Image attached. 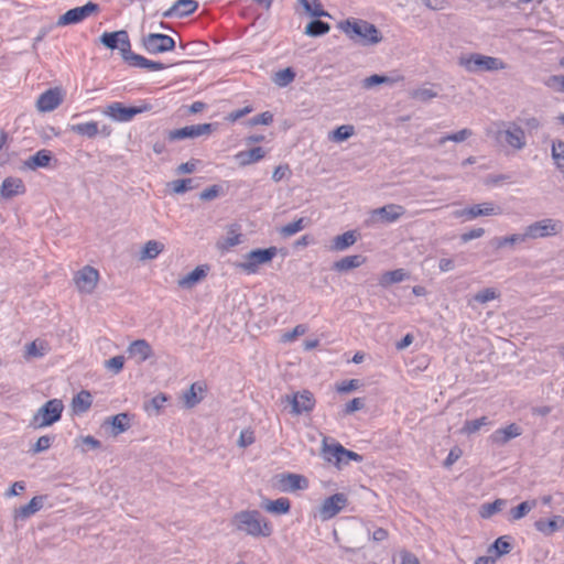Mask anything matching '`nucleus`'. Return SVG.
I'll use <instances>...</instances> for the list:
<instances>
[{"label":"nucleus","instance_id":"f257e3e1","mask_svg":"<svg viewBox=\"0 0 564 564\" xmlns=\"http://www.w3.org/2000/svg\"><path fill=\"white\" fill-rule=\"evenodd\" d=\"M338 28L352 41L364 45H376L382 41V35L377 26L366 20L347 19L338 24Z\"/></svg>","mask_w":564,"mask_h":564},{"label":"nucleus","instance_id":"f03ea898","mask_svg":"<svg viewBox=\"0 0 564 564\" xmlns=\"http://www.w3.org/2000/svg\"><path fill=\"white\" fill-rule=\"evenodd\" d=\"M232 524L237 530L253 538H267L272 533L270 523L257 510H247L236 513L232 518Z\"/></svg>","mask_w":564,"mask_h":564},{"label":"nucleus","instance_id":"7ed1b4c3","mask_svg":"<svg viewBox=\"0 0 564 564\" xmlns=\"http://www.w3.org/2000/svg\"><path fill=\"white\" fill-rule=\"evenodd\" d=\"M494 137L498 144L508 147L514 151H521L527 147L525 130L514 121H498Z\"/></svg>","mask_w":564,"mask_h":564},{"label":"nucleus","instance_id":"20e7f679","mask_svg":"<svg viewBox=\"0 0 564 564\" xmlns=\"http://www.w3.org/2000/svg\"><path fill=\"white\" fill-rule=\"evenodd\" d=\"M458 64L468 73L496 72L506 68L502 59L479 53L462 55L458 58Z\"/></svg>","mask_w":564,"mask_h":564},{"label":"nucleus","instance_id":"39448f33","mask_svg":"<svg viewBox=\"0 0 564 564\" xmlns=\"http://www.w3.org/2000/svg\"><path fill=\"white\" fill-rule=\"evenodd\" d=\"M151 109L152 106L147 102L141 106H126L122 102L115 101L107 105L101 112L115 122H130L137 115L148 112Z\"/></svg>","mask_w":564,"mask_h":564},{"label":"nucleus","instance_id":"423d86ee","mask_svg":"<svg viewBox=\"0 0 564 564\" xmlns=\"http://www.w3.org/2000/svg\"><path fill=\"white\" fill-rule=\"evenodd\" d=\"M64 405L58 399L45 402L33 415L30 425L33 429L50 426L61 419Z\"/></svg>","mask_w":564,"mask_h":564},{"label":"nucleus","instance_id":"0eeeda50","mask_svg":"<svg viewBox=\"0 0 564 564\" xmlns=\"http://www.w3.org/2000/svg\"><path fill=\"white\" fill-rule=\"evenodd\" d=\"M563 229V224L558 219L544 218L532 223L524 228V237L528 239L547 238L558 235Z\"/></svg>","mask_w":564,"mask_h":564},{"label":"nucleus","instance_id":"6e6552de","mask_svg":"<svg viewBox=\"0 0 564 564\" xmlns=\"http://www.w3.org/2000/svg\"><path fill=\"white\" fill-rule=\"evenodd\" d=\"M99 40L107 48L119 50L123 61L129 63L133 52L131 51V43L127 31L105 32Z\"/></svg>","mask_w":564,"mask_h":564},{"label":"nucleus","instance_id":"1a4fd4ad","mask_svg":"<svg viewBox=\"0 0 564 564\" xmlns=\"http://www.w3.org/2000/svg\"><path fill=\"white\" fill-rule=\"evenodd\" d=\"M276 254V248L254 249L245 256L242 262L237 267L248 274L256 273L261 264L270 262Z\"/></svg>","mask_w":564,"mask_h":564},{"label":"nucleus","instance_id":"9d476101","mask_svg":"<svg viewBox=\"0 0 564 564\" xmlns=\"http://www.w3.org/2000/svg\"><path fill=\"white\" fill-rule=\"evenodd\" d=\"M323 455L327 462L335 463L338 466L343 464L347 465L349 460H362L361 455L352 451L346 449L343 445L338 443L334 445H328L325 440L323 442Z\"/></svg>","mask_w":564,"mask_h":564},{"label":"nucleus","instance_id":"9b49d317","mask_svg":"<svg viewBox=\"0 0 564 564\" xmlns=\"http://www.w3.org/2000/svg\"><path fill=\"white\" fill-rule=\"evenodd\" d=\"M215 123H199L186 126L180 129L170 130L166 133L169 141L174 142L183 139H195L202 135H209L215 129Z\"/></svg>","mask_w":564,"mask_h":564},{"label":"nucleus","instance_id":"f8f14e48","mask_svg":"<svg viewBox=\"0 0 564 564\" xmlns=\"http://www.w3.org/2000/svg\"><path fill=\"white\" fill-rule=\"evenodd\" d=\"M143 48L149 54H160L173 51L175 47V41L166 34L162 33H149L141 40Z\"/></svg>","mask_w":564,"mask_h":564},{"label":"nucleus","instance_id":"ddd939ff","mask_svg":"<svg viewBox=\"0 0 564 564\" xmlns=\"http://www.w3.org/2000/svg\"><path fill=\"white\" fill-rule=\"evenodd\" d=\"M283 401L291 405V412L294 415L311 412L315 406V399L312 392L303 390L286 394Z\"/></svg>","mask_w":564,"mask_h":564},{"label":"nucleus","instance_id":"4468645a","mask_svg":"<svg viewBox=\"0 0 564 564\" xmlns=\"http://www.w3.org/2000/svg\"><path fill=\"white\" fill-rule=\"evenodd\" d=\"M405 209L401 205L389 204L380 208L371 210L370 217L367 220L368 225L373 226L376 224H391L397 221L403 216Z\"/></svg>","mask_w":564,"mask_h":564},{"label":"nucleus","instance_id":"2eb2a0df","mask_svg":"<svg viewBox=\"0 0 564 564\" xmlns=\"http://www.w3.org/2000/svg\"><path fill=\"white\" fill-rule=\"evenodd\" d=\"M98 4L89 1L83 7L73 8L66 11L64 14H62L57 20V25L64 26L79 23L89 15L98 12Z\"/></svg>","mask_w":564,"mask_h":564},{"label":"nucleus","instance_id":"dca6fc26","mask_svg":"<svg viewBox=\"0 0 564 564\" xmlns=\"http://www.w3.org/2000/svg\"><path fill=\"white\" fill-rule=\"evenodd\" d=\"M347 496L341 492L326 498L318 509V516L321 520L327 521L334 518L347 506Z\"/></svg>","mask_w":564,"mask_h":564},{"label":"nucleus","instance_id":"f3484780","mask_svg":"<svg viewBox=\"0 0 564 564\" xmlns=\"http://www.w3.org/2000/svg\"><path fill=\"white\" fill-rule=\"evenodd\" d=\"M99 272L90 265H85L74 276L75 284L80 293L91 294L97 286Z\"/></svg>","mask_w":564,"mask_h":564},{"label":"nucleus","instance_id":"a211bd4d","mask_svg":"<svg viewBox=\"0 0 564 564\" xmlns=\"http://www.w3.org/2000/svg\"><path fill=\"white\" fill-rule=\"evenodd\" d=\"M502 209L494 202H484L481 204L473 205L468 208L456 210L455 217H466L467 219H475L481 216H497L501 215Z\"/></svg>","mask_w":564,"mask_h":564},{"label":"nucleus","instance_id":"6ab92c4d","mask_svg":"<svg viewBox=\"0 0 564 564\" xmlns=\"http://www.w3.org/2000/svg\"><path fill=\"white\" fill-rule=\"evenodd\" d=\"M127 352L138 365L143 364L153 356V349L145 339H137L132 341L128 346Z\"/></svg>","mask_w":564,"mask_h":564},{"label":"nucleus","instance_id":"aec40b11","mask_svg":"<svg viewBox=\"0 0 564 564\" xmlns=\"http://www.w3.org/2000/svg\"><path fill=\"white\" fill-rule=\"evenodd\" d=\"M62 101L63 98L59 89H48L37 98L36 108L41 112H50L56 109Z\"/></svg>","mask_w":564,"mask_h":564},{"label":"nucleus","instance_id":"412c9836","mask_svg":"<svg viewBox=\"0 0 564 564\" xmlns=\"http://www.w3.org/2000/svg\"><path fill=\"white\" fill-rule=\"evenodd\" d=\"M522 434V429L516 423H511L506 427L496 430L489 437L492 444L505 445L510 440L516 438Z\"/></svg>","mask_w":564,"mask_h":564},{"label":"nucleus","instance_id":"4be33fe9","mask_svg":"<svg viewBox=\"0 0 564 564\" xmlns=\"http://www.w3.org/2000/svg\"><path fill=\"white\" fill-rule=\"evenodd\" d=\"M279 487L282 491L293 492L306 488L307 480L297 474H282L279 476Z\"/></svg>","mask_w":564,"mask_h":564},{"label":"nucleus","instance_id":"5701e85b","mask_svg":"<svg viewBox=\"0 0 564 564\" xmlns=\"http://www.w3.org/2000/svg\"><path fill=\"white\" fill-rule=\"evenodd\" d=\"M198 8L195 0H177L174 4L163 12L164 18H183L192 14Z\"/></svg>","mask_w":564,"mask_h":564},{"label":"nucleus","instance_id":"b1692460","mask_svg":"<svg viewBox=\"0 0 564 564\" xmlns=\"http://www.w3.org/2000/svg\"><path fill=\"white\" fill-rule=\"evenodd\" d=\"M48 351L50 345L47 341L35 339L32 343L25 345L23 357L25 360L30 361L32 359L44 357Z\"/></svg>","mask_w":564,"mask_h":564},{"label":"nucleus","instance_id":"393cba45","mask_svg":"<svg viewBox=\"0 0 564 564\" xmlns=\"http://www.w3.org/2000/svg\"><path fill=\"white\" fill-rule=\"evenodd\" d=\"M25 191L22 180L17 177H7L1 185L0 195L3 198H11L23 194Z\"/></svg>","mask_w":564,"mask_h":564},{"label":"nucleus","instance_id":"a878e982","mask_svg":"<svg viewBox=\"0 0 564 564\" xmlns=\"http://www.w3.org/2000/svg\"><path fill=\"white\" fill-rule=\"evenodd\" d=\"M53 160L52 152L43 149L37 151L35 154L29 156L24 161V166L29 170H36L40 167H46L50 165L51 161Z\"/></svg>","mask_w":564,"mask_h":564},{"label":"nucleus","instance_id":"bb28decb","mask_svg":"<svg viewBox=\"0 0 564 564\" xmlns=\"http://www.w3.org/2000/svg\"><path fill=\"white\" fill-rule=\"evenodd\" d=\"M44 496L33 497L28 505L15 510V519L25 520L42 509L44 505Z\"/></svg>","mask_w":564,"mask_h":564},{"label":"nucleus","instance_id":"cd10ccee","mask_svg":"<svg viewBox=\"0 0 564 564\" xmlns=\"http://www.w3.org/2000/svg\"><path fill=\"white\" fill-rule=\"evenodd\" d=\"M265 156V151L261 147L252 148L248 151H240L236 154V160L241 166H247L259 162Z\"/></svg>","mask_w":564,"mask_h":564},{"label":"nucleus","instance_id":"c85d7f7f","mask_svg":"<svg viewBox=\"0 0 564 564\" xmlns=\"http://www.w3.org/2000/svg\"><path fill=\"white\" fill-rule=\"evenodd\" d=\"M105 424H110L115 436L126 432L130 427V417L128 413H119L107 417Z\"/></svg>","mask_w":564,"mask_h":564},{"label":"nucleus","instance_id":"c756f323","mask_svg":"<svg viewBox=\"0 0 564 564\" xmlns=\"http://www.w3.org/2000/svg\"><path fill=\"white\" fill-rule=\"evenodd\" d=\"M207 274V267L198 265L188 274L178 280V285L184 289H191L202 281Z\"/></svg>","mask_w":564,"mask_h":564},{"label":"nucleus","instance_id":"7c9ffc66","mask_svg":"<svg viewBox=\"0 0 564 564\" xmlns=\"http://www.w3.org/2000/svg\"><path fill=\"white\" fill-rule=\"evenodd\" d=\"M128 64L132 67L147 68L149 70H161L165 68V65L163 63L148 59L144 56L135 53H133V55L130 56V61Z\"/></svg>","mask_w":564,"mask_h":564},{"label":"nucleus","instance_id":"2f4dec72","mask_svg":"<svg viewBox=\"0 0 564 564\" xmlns=\"http://www.w3.org/2000/svg\"><path fill=\"white\" fill-rule=\"evenodd\" d=\"M357 241L356 232L352 230L346 231L343 235L336 236L332 241V249L335 251H344L351 247Z\"/></svg>","mask_w":564,"mask_h":564},{"label":"nucleus","instance_id":"473e14b6","mask_svg":"<svg viewBox=\"0 0 564 564\" xmlns=\"http://www.w3.org/2000/svg\"><path fill=\"white\" fill-rule=\"evenodd\" d=\"M365 261V258L360 254L347 256L336 261L333 268L337 271H348L360 267Z\"/></svg>","mask_w":564,"mask_h":564},{"label":"nucleus","instance_id":"72a5a7b5","mask_svg":"<svg viewBox=\"0 0 564 564\" xmlns=\"http://www.w3.org/2000/svg\"><path fill=\"white\" fill-rule=\"evenodd\" d=\"M69 129L72 132L87 137L89 139H94L99 133V126L95 121L73 124Z\"/></svg>","mask_w":564,"mask_h":564},{"label":"nucleus","instance_id":"f704fd0d","mask_svg":"<svg viewBox=\"0 0 564 564\" xmlns=\"http://www.w3.org/2000/svg\"><path fill=\"white\" fill-rule=\"evenodd\" d=\"M91 402V394L88 391L83 390L74 397L72 402L73 410L76 413H84L90 408Z\"/></svg>","mask_w":564,"mask_h":564},{"label":"nucleus","instance_id":"c9c22d12","mask_svg":"<svg viewBox=\"0 0 564 564\" xmlns=\"http://www.w3.org/2000/svg\"><path fill=\"white\" fill-rule=\"evenodd\" d=\"M551 155L556 169L564 173V141L554 140L552 142Z\"/></svg>","mask_w":564,"mask_h":564},{"label":"nucleus","instance_id":"e433bc0d","mask_svg":"<svg viewBox=\"0 0 564 564\" xmlns=\"http://www.w3.org/2000/svg\"><path fill=\"white\" fill-rule=\"evenodd\" d=\"M290 500L288 498H279L276 500H268L263 508L271 513L283 514L290 510Z\"/></svg>","mask_w":564,"mask_h":564},{"label":"nucleus","instance_id":"4c0bfd02","mask_svg":"<svg viewBox=\"0 0 564 564\" xmlns=\"http://www.w3.org/2000/svg\"><path fill=\"white\" fill-rule=\"evenodd\" d=\"M561 523H563V519L561 517H554L550 520L536 521L535 528L545 535H550L558 530Z\"/></svg>","mask_w":564,"mask_h":564},{"label":"nucleus","instance_id":"58836bf2","mask_svg":"<svg viewBox=\"0 0 564 564\" xmlns=\"http://www.w3.org/2000/svg\"><path fill=\"white\" fill-rule=\"evenodd\" d=\"M203 387L198 383H193L188 390L183 394V399L186 408L191 409L197 405L202 401V397L197 395V392H203Z\"/></svg>","mask_w":564,"mask_h":564},{"label":"nucleus","instance_id":"ea45409f","mask_svg":"<svg viewBox=\"0 0 564 564\" xmlns=\"http://www.w3.org/2000/svg\"><path fill=\"white\" fill-rule=\"evenodd\" d=\"M330 25L322 20L315 19L305 28V34L310 36H321L328 33Z\"/></svg>","mask_w":564,"mask_h":564},{"label":"nucleus","instance_id":"a19ab883","mask_svg":"<svg viewBox=\"0 0 564 564\" xmlns=\"http://www.w3.org/2000/svg\"><path fill=\"white\" fill-rule=\"evenodd\" d=\"M507 501L505 499H496L494 502L484 503L479 509V514L484 519H488L495 513L501 511Z\"/></svg>","mask_w":564,"mask_h":564},{"label":"nucleus","instance_id":"79ce46f5","mask_svg":"<svg viewBox=\"0 0 564 564\" xmlns=\"http://www.w3.org/2000/svg\"><path fill=\"white\" fill-rule=\"evenodd\" d=\"M525 237L524 232L522 234H513L506 237H498L494 239V245L497 249L505 248V247H513L516 243L524 242Z\"/></svg>","mask_w":564,"mask_h":564},{"label":"nucleus","instance_id":"37998d69","mask_svg":"<svg viewBox=\"0 0 564 564\" xmlns=\"http://www.w3.org/2000/svg\"><path fill=\"white\" fill-rule=\"evenodd\" d=\"M197 184L194 178H182L175 180L169 183V187L174 194H183L193 188H195Z\"/></svg>","mask_w":564,"mask_h":564},{"label":"nucleus","instance_id":"c03bdc74","mask_svg":"<svg viewBox=\"0 0 564 564\" xmlns=\"http://www.w3.org/2000/svg\"><path fill=\"white\" fill-rule=\"evenodd\" d=\"M300 3L303 6L304 10L312 17H329V14L323 10L319 0H300Z\"/></svg>","mask_w":564,"mask_h":564},{"label":"nucleus","instance_id":"a18cd8bd","mask_svg":"<svg viewBox=\"0 0 564 564\" xmlns=\"http://www.w3.org/2000/svg\"><path fill=\"white\" fill-rule=\"evenodd\" d=\"M535 500H528L521 502L519 506L510 510V516L513 521L524 518L533 508H535Z\"/></svg>","mask_w":564,"mask_h":564},{"label":"nucleus","instance_id":"49530a36","mask_svg":"<svg viewBox=\"0 0 564 564\" xmlns=\"http://www.w3.org/2000/svg\"><path fill=\"white\" fill-rule=\"evenodd\" d=\"M295 78V73L288 67L276 72L272 78L273 83L279 87H286Z\"/></svg>","mask_w":564,"mask_h":564},{"label":"nucleus","instance_id":"de8ad7c7","mask_svg":"<svg viewBox=\"0 0 564 564\" xmlns=\"http://www.w3.org/2000/svg\"><path fill=\"white\" fill-rule=\"evenodd\" d=\"M164 249V246L156 240H149L142 250L143 259H154L156 258Z\"/></svg>","mask_w":564,"mask_h":564},{"label":"nucleus","instance_id":"09e8293b","mask_svg":"<svg viewBox=\"0 0 564 564\" xmlns=\"http://www.w3.org/2000/svg\"><path fill=\"white\" fill-rule=\"evenodd\" d=\"M355 132V129L350 124L339 126L332 132L330 139L335 142H343L349 139Z\"/></svg>","mask_w":564,"mask_h":564},{"label":"nucleus","instance_id":"8fccbe9b","mask_svg":"<svg viewBox=\"0 0 564 564\" xmlns=\"http://www.w3.org/2000/svg\"><path fill=\"white\" fill-rule=\"evenodd\" d=\"M392 83H394V80L391 77L375 74V75H371L362 80V87L366 89H370L377 85L392 84Z\"/></svg>","mask_w":564,"mask_h":564},{"label":"nucleus","instance_id":"3c124183","mask_svg":"<svg viewBox=\"0 0 564 564\" xmlns=\"http://www.w3.org/2000/svg\"><path fill=\"white\" fill-rule=\"evenodd\" d=\"M471 134H473V131L470 129H462L455 133H451V134L442 137L437 141V143H438V145H443L446 141L463 142L466 139H468Z\"/></svg>","mask_w":564,"mask_h":564},{"label":"nucleus","instance_id":"603ef678","mask_svg":"<svg viewBox=\"0 0 564 564\" xmlns=\"http://www.w3.org/2000/svg\"><path fill=\"white\" fill-rule=\"evenodd\" d=\"M492 550L496 552L497 556L508 554L511 551V544L508 541V536L503 535L498 538L489 547V551Z\"/></svg>","mask_w":564,"mask_h":564},{"label":"nucleus","instance_id":"864d4df0","mask_svg":"<svg viewBox=\"0 0 564 564\" xmlns=\"http://www.w3.org/2000/svg\"><path fill=\"white\" fill-rule=\"evenodd\" d=\"M488 424V417L481 416L473 421H466L463 426V432L466 434H473L479 431L482 426Z\"/></svg>","mask_w":564,"mask_h":564},{"label":"nucleus","instance_id":"5fc2aeb1","mask_svg":"<svg viewBox=\"0 0 564 564\" xmlns=\"http://www.w3.org/2000/svg\"><path fill=\"white\" fill-rule=\"evenodd\" d=\"M411 95H412V98H414L419 101H422V102H426L433 98H436L438 94H437V91L433 90L432 88L422 87V88L415 89Z\"/></svg>","mask_w":564,"mask_h":564},{"label":"nucleus","instance_id":"6e6d98bb","mask_svg":"<svg viewBox=\"0 0 564 564\" xmlns=\"http://www.w3.org/2000/svg\"><path fill=\"white\" fill-rule=\"evenodd\" d=\"M304 227H305L304 218H300L293 223H290V224L283 226L281 228L280 232L284 237H291V236L297 234L299 231L303 230Z\"/></svg>","mask_w":564,"mask_h":564},{"label":"nucleus","instance_id":"4d7b16f0","mask_svg":"<svg viewBox=\"0 0 564 564\" xmlns=\"http://www.w3.org/2000/svg\"><path fill=\"white\" fill-rule=\"evenodd\" d=\"M406 276L408 274L403 269L388 271L383 275L382 284L402 282L403 280H405Z\"/></svg>","mask_w":564,"mask_h":564},{"label":"nucleus","instance_id":"13d9d810","mask_svg":"<svg viewBox=\"0 0 564 564\" xmlns=\"http://www.w3.org/2000/svg\"><path fill=\"white\" fill-rule=\"evenodd\" d=\"M165 402L166 397L164 394H158L145 403L144 408L149 413L158 414Z\"/></svg>","mask_w":564,"mask_h":564},{"label":"nucleus","instance_id":"bf43d9fd","mask_svg":"<svg viewBox=\"0 0 564 564\" xmlns=\"http://www.w3.org/2000/svg\"><path fill=\"white\" fill-rule=\"evenodd\" d=\"M124 357L123 356H115L105 361V368L115 375H118L123 369Z\"/></svg>","mask_w":564,"mask_h":564},{"label":"nucleus","instance_id":"052dcab7","mask_svg":"<svg viewBox=\"0 0 564 564\" xmlns=\"http://www.w3.org/2000/svg\"><path fill=\"white\" fill-rule=\"evenodd\" d=\"M497 297H498V293L496 292V290L491 289V288H487V289H484V290L479 291L478 293H476L474 295V301L485 304V303L492 301Z\"/></svg>","mask_w":564,"mask_h":564},{"label":"nucleus","instance_id":"680f3d73","mask_svg":"<svg viewBox=\"0 0 564 564\" xmlns=\"http://www.w3.org/2000/svg\"><path fill=\"white\" fill-rule=\"evenodd\" d=\"M545 86L555 90L564 93V76L563 75H552L547 77L544 82Z\"/></svg>","mask_w":564,"mask_h":564},{"label":"nucleus","instance_id":"e2e57ef3","mask_svg":"<svg viewBox=\"0 0 564 564\" xmlns=\"http://www.w3.org/2000/svg\"><path fill=\"white\" fill-rule=\"evenodd\" d=\"M54 437L44 435L37 438L36 443L32 447L33 454H37L48 449L52 445Z\"/></svg>","mask_w":564,"mask_h":564},{"label":"nucleus","instance_id":"0e129e2a","mask_svg":"<svg viewBox=\"0 0 564 564\" xmlns=\"http://www.w3.org/2000/svg\"><path fill=\"white\" fill-rule=\"evenodd\" d=\"M521 122L524 126L528 133L538 131L542 127L540 119H538L536 117L523 118Z\"/></svg>","mask_w":564,"mask_h":564},{"label":"nucleus","instance_id":"69168bd1","mask_svg":"<svg viewBox=\"0 0 564 564\" xmlns=\"http://www.w3.org/2000/svg\"><path fill=\"white\" fill-rule=\"evenodd\" d=\"M273 121V115L269 111H264L253 118L250 119L249 123L251 126L257 124H270Z\"/></svg>","mask_w":564,"mask_h":564},{"label":"nucleus","instance_id":"338daca9","mask_svg":"<svg viewBox=\"0 0 564 564\" xmlns=\"http://www.w3.org/2000/svg\"><path fill=\"white\" fill-rule=\"evenodd\" d=\"M365 406V400L362 398H355L345 405L344 413L351 414L356 411L361 410Z\"/></svg>","mask_w":564,"mask_h":564},{"label":"nucleus","instance_id":"774afa93","mask_svg":"<svg viewBox=\"0 0 564 564\" xmlns=\"http://www.w3.org/2000/svg\"><path fill=\"white\" fill-rule=\"evenodd\" d=\"M400 564H421L419 558L411 552L402 550L399 553Z\"/></svg>","mask_w":564,"mask_h":564}]
</instances>
